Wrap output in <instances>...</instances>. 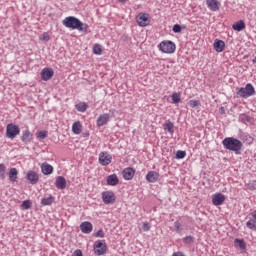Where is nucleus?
I'll list each match as a JSON object with an SVG mask.
<instances>
[{"instance_id": "obj_1", "label": "nucleus", "mask_w": 256, "mask_h": 256, "mask_svg": "<svg viewBox=\"0 0 256 256\" xmlns=\"http://www.w3.org/2000/svg\"><path fill=\"white\" fill-rule=\"evenodd\" d=\"M62 24L64 27H67L68 29H77L78 31H83L84 33H87V29H89V26L75 16H68L63 21Z\"/></svg>"}, {"instance_id": "obj_2", "label": "nucleus", "mask_w": 256, "mask_h": 256, "mask_svg": "<svg viewBox=\"0 0 256 256\" xmlns=\"http://www.w3.org/2000/svg\"><path fill=\"white\" fill-rule=\"evenodd\" d=\"M222 145L228 151H233L236 155H241V149H243V142L241 140L227 137L222 141Z\"/></svg>"}, {"instance_id": "obj_3", "label": "nucleus", "mask_w": 256, "mask_h": 256, "mask_svg": "<svg viewBox=\"0 0 256 256\" xmlns=\"http://www.w3.org/2000/svg\"><path fill=\"white\" fill-rule=\"evenodd\" d=\"M237 95L239 97H242V99H248V97H252V95H255V88L253 87V84L248 83L245 87L239 88L237 91Z\"/></svg>"}, {"instance_id": "obj_4", "label": "nucleus", "mask_w": 256, "mask_h": 256, "mask_svg": "<svg viewBox=\"0 0 256 256\" xmlns=\"http://www.w3.org/2000/svg\"><path fill=\"white\" fill-rule=\"evenodd\" d=\"M19 133H21V128H19V125L13 124V123H9L6 126V137L7 139H15V137H17V135H19Z\"/></svg>"}, {"instance_id": "obj_5", "label": "nucleus", "mask_w": 256, "mask_h": 256, "mask_svg": "<svg viewBox=\"0 0 256 256\" xmlns=\"http://www.w3.org/2000/svg\"><path fill=\"white\" fill-rule=\"evenodd\" d=\"M159 50L162 53H167V54H171V53H175V49H177V47L175 46V44L173 43V41L168 40V41H162L159 44Z\"/></svg>"}, {"instance_id": "obj_6", "label": "nucleus", "mask_w": 256, "mask_h": 256, "mask_svg": "<svg viewBox=\"0 0 256 256\" xmlns=\"http://www.w3.org/2000/svg\"><path fill=\"white\" fill-rule=\"evenodd\" d=\"M94 253L96 255H105V253H107V244H105V240H98L94 243Z\"/></svg>"}, {"instance_id": "obj_7", "label": "nucleus", "mask_w": 256, "mask_h": 256, "mask_svg": "<svg viewBox=\"0 0 256 256\" xmlns=\"http://www.w3.org/2000/svg\"><path fill=\"white\" fill-rule=\"evenodd\" d=\"M136 21H137L139 27H147V25H149V23H151V19L149 17V14L143 13V12H140L137 15Z\"/></svg>"}, {"instance_id": "obj_8", "label": "nucleus", "mask_w": 256, "mask_h": 256, "mask_svg": "<svg viewBox=\"0 0 256 256\" xmlns=\"http://www.w3.org/2000/svg\"><path fill=\"white\" fill-rule=\"evenodd\" d=\"M113 157L108 152H101L99 154V163L103 165V167H107L112 161Z\"/></svg>"}, {"instance_id": "obj_9", "label": "nucleus", "mask_w": 256, "mask_h": 256, "mask_svg": "<svg viewBox=\"0 0 256 256\" xmlns=\"http://www.w3.org/2000/svg\"><path fill=\"white\" fill-rule=\"evenodd\" d=\"M102 200L105 205H111L115 203V193L111 191H105L102 193Z\"/></svg>"}, {"instance_id": "obj_10", "label": "nucleus", "mask_w": 256, "mask_h": 256, "mask_svg": "<svg viewBox=\"0 0 256 256\" xmlns=\"http://www.w3.org/2000/svg\"><path fill=\"white\" fill-rule=\"evenodd\" d=\"M26 179L31 183V185H37L39 182V174L33 170L28 171Z\"/></svg>"}, {"instance_id": "obj_11", "label": "nucleus", "mask_w": 256, "mask_h": 256, "mask_svg": "<svg viewBox=\"0 0 256 256\" xmlns=\"http://www.w3.org/2000/svg\"><path fill=\"white\" fill-rule=\"evenodd\" d=\"M212 203L216 207H219V205H223V203H225V195L221 193L214 194L212 197Z\"/></svg>"}, {"instance_id": "obj_12", "label": "nucleus", "mask_w": 256, "mask_h": 256, "mask_svg": "<svg viewBox=\"0 0 256 256\" xmlns=\"http://www.w3.org/2000/svg\"><path fill=\"white\" fill-rule=\"evenodd\" d=\"M53 75H55V72L51 68H44L41 71V79L43 81H49L53 77Z\"/></svg>"}, {"instance_id": "obj_13", "label": "nucleus", "mask_w": 256, "mask_h": 256, "mask_svg": "<svg viewBox=\"0 0 256 256\" xmlns=\"http://www.w3.org/2000/svg\"><path fill=\"white\" fill-rule=\"evenodd\" d=\"M80 230L85 234L89 235L93 231V224L89 221L82 222L80 224Z\"/></svg>"}, {"instance_id": "obj_14", "label": "nucleus", "mask_w": 256, "mask_h": 256, "mask_svg": "<svg viewBox=\"0 0 256 256\" xmlns=\"http://www.w3.org/2000/svg\"><path fill=\"white\" fill-rule=\"evenodd\" d=\"M21 141L23 143H25L26 145H29V143H31V141H33V134L31 133V131H29V129L24 130L22 132Z\"/></svg>"}, {"instance_id": "obj_15", "label": "nucleus", "mask_w": 256, "mask_h": 256, "mask_svg": "<svg viewBox=\"0 0 256 256\" xmlns=\"http://www.w3.org/2000/svg\"><path fill=\"white\" fill-rule=\"evenodd\" d=\"M110 119H111V115H109L108 113H104L100 115L97 119V126L103 127V125H107Z\"/></svg>"}, {"instance_id": "obj_16", "label": "nucleus", "mask_w": 256, "mask_h": 256, "mask_svg": "<svg viewBox=\"0 0 256 256\" xmlns=\"http://www.w3.org/2000/svg\"><path fill=\"white\" fill-rule=\"evenodd\" d=\"M122 174H123V178L126 181H131V179H133V177H135V170L131 167H128L122 171Z\"/></svg>"}, {"instance_id": "obj_17", "label": "nucleus", "mask_w": 256, "mask_h": 256, "mask_svg": "<svg viewBox=\"0 0 256 256\" xmlns=\"http://www.w3.org/2000/svg\"><path fill=\"white\" fill-rule=\"evenodd\" d=\"M213 47L216 53H223V51H225V42L223 40L216 39Z\"/></svg>"}, {"instance_id": "obj_18", "label": "nucleus", "mask_w": 256, "mask_h": 256, "mask_svg": "<svg viewBox=\"0 0 256 256\" xmlns=\"http://www.w3.org/2000/svg\"><path fill=\"white\" fill-rule=\"evenodd\" d=\"M206 5L210 11H219V8L221 7V3L217 0H207Z\"/></svg>"}, {"instance_id": "obj_19", "label": "nucleus", "mask_w": 256, "mask_h": 256, "mask_svg": "<svg viewBox=\"0 0 256 256\" xmlns=\"http://www.w3.org/2000/svg\"><path fill=\"white\" fill-rule=\"evenodd\" d=\"M146 181L149 183H157V181H159V173L155 171H149L146 175Z\"/></svg>"}, {"instance_id": "obj_20", "label": "nucleus", "mask_w": 256, "mask_h": 256, "mask_svg": "<svg viewBox=\"0 0 256 256\" xmlns=\"http://www.w3.org/2000/svg\"><path fill=\"white\" fill-rule=\"evenodd\" d=\"M55 186L58 189H65V187H67V180H65V177L58 176L55 181Z\"/></svg>"}, {"instance_id": "obj_21", "label": "nucleus", "mask_w": 256, "mask_h": 256, "mask_svg": "<svg viewBox=\"0 0 256 256\" xmlns=\"http://www.w3.org/2000/svg\"><path fill=\"white\" fill-rule=\"evenodd\" d=\"M18 175H19V171L17 170V168H10L8 172V176L11 183H15V181H17Z\"/></svg>"}, {"instance_id": "obj_22", "label": "nucleus", "mask_w": 256, "mask_h": 256, "mask_svg": "<svg viewBox=\"0 0 256 256\" xmlns=\"http://www.w3.org/2000/svg\"><path fill=\"white\" fill-rule=\"evenodd\" d=\"M107 185H111L112 187L119 185V178L117 177V174H111L107 177Z\"/></svg>"}, {"instance_id": "obj_23", "label": "nucleus", "mask_w": 256, "mask_h": 256, "mask_svg": "<svg viewBox=\"0 0 256 256\" xmlns=\"http://www.w3.org/2000/svg\"><path fill=\"white\" fill-rule=\"evenodd\" d=\"M174 128L175 125L173 122H171V120H166L164 124V131H167L170 135H173V133H175V130H173Z\"/></svg>"}, {"instance_id": "obj_24", "label": "nucleus", "mask_w": 256, "mask_h": 256, "mask_svg": "<svg viewBox=\"0 0 256 256\" xmlns=\"http://www.w3.org/2000/svg\"><path fill=\"white\" fill-rule=\"evenodd\" d=\"M41 171L43 175H51L53 173V167L48 163H42Z\"/></svg>"}, {"instance_id": "obj_25", "label": "nucleus", "mask_w": 256, "mask_h": 256, "mask_svg": "<svg viewBox=\"0 0 256 256\" xmlns=\"http://www.w3.org/2000/svg\"><path fill=\"white\" fill-rule=\"evenodd\" d=\"M83 129V125H81L80 121H76L72 125V131L75 135L81 134V131Z\"/></svg>"}, {"instance_id": "obj_26", "label": "nucleus", "mask_w": 256, "mask_h": 256, "mask_svg": "<svg viewBox=\"0 0 256 256\" xmlns=\"http://www.w3.org/2000/svg\"><path fill=\"white\" fill-rule=\"evenodd\" d=\"M232 29L234 31H243V29H245V21L239 20L238 22L232 25Z\"/></svg>"}, {"instance_id": "obj_27", "label": "nucleus", "mask_w": 256, "mask_h": 256, "mask_svg": "<svg viewBox=\"0 0 256 256\" xmlns=\"http://www.w3.org/2000/svg\"><path fill=\"white\" fill-rule=\"evenodd\" d=\"M234 243H235L236 247H239L242 250L247 249V244L245 243V240H243V239L236 238L234 240Z\"/></svg>"}, {"instance_id": "obj_28", "label": "nucleus", "mask_w": 256, "mask_h": 256, "mask_svg": "<svg viewBox=\"0 0 256 256\" xmlns=\"http://www.w3.org/2000/svg\"><path fill=\"white\" fill-rule=\"evenodd\" d=\"M76 109L77 111H79L80 113H85V111H87V103L85 102H80L78 104H76Z\"/></svg>"}, {"instance_id": "obj_29", "label": "nucleus", "mask_w": 256, "mask_h": 256, "mask_svg": "<svg viewBox=\"0 0 256 256\" xmlns=\"http://www.w3.org/2000/svg\"><path fill=\"white\" fill-rule=\"evenodd\" d=\"M246 227L250 229L251 231H256V220L250 219L246 222Z\"/></svg>"}, {"instance_id": "obj_30", "label": "nucleus", "mask_w": 256, "mask_h": 256, "mask_svg": "<svg viewBox=\"0 0 256 256\" xmlns=\"http://www.w3.org/2000/svg\"><path fill=\"white\" fill-rule=\"evenodd\" d=\"M172 103L174 105H177L178 103H181V94L180 93L174 92L172 94Z\"/></svg>"}, {"instance_id": "obj_31", "label": "nucleus", "mask_w": 256, "mask_h": 256, "mask_svg": "<svg viewBox=\"0 0 256 256\" xmlns=\"http://www.w3.org/2000/svg\"><path fill=\"white\" fill-rule=\"evenodd\" d=\"M53 201H55V197L50 196L47 198H42L41 203L45 206L47 205H53Z\"/></svg>"}, {"instance_id": "obj_32", "label": "nucleus", "mask_w": 256, "mask_h": 256, "mask_svg": "<svg viewBox=\"0 0 256 256\" xmlns=\"http://www.w3.org/2000/svg\"><path fill=\"white\" fill-rule=\"evenodd\" d=\"M93 53H94V55H101V53H103L102 46L100 44H94Z\"/></svg>"}, {"instance_id": "obj_33", "label": "nucleus", "mask_w": 256, "mask_h": 256, "mask_svg": "<svg viewBox=\"0 0 256 256\" xmlns=\"http://www.w3.org/2000/svg\"><path fill=\"white\" fill-rule=\"evenodd\" d=\"M5 173H7V166L0 164V179L5 180Z\"/></svg>"}, {"instance_id": "obj_34", "label": "nucleus", "mask_w": 256, "mask_h": 256, "mask_svg": "<svg viewBox=\"0 0 256 256\" xmlns=\"http://www.w3.org/2000/svg\"><path fill=\"white\" fill-rule=\"evenodd\" d=\"M183 243H185V245H191V244L195 243V237L186 236L183 238Z\"/></svg>"}, {"instance_id": "obj_35", "label": "nucleus", "mask_w": 256, "mask_h": 256, "mask_svg": "<svg viewBox=\"0 0 256 256\" xmlns=\"http://www.w3.org/2000/svg\"><path fill=\"white\" fill-rule=\"evenodd\" d=\"M186 156H187V152L183 150H178L176 152V159H185Z\"/></svg>"}, {"instance_id": "obj_36", "label": "nucleus", "mask_w": 256, "mask_h": 256, "mask_svg": "<svg viewBox=\"0 0 256 256\" xmlns=\"http://www.w3.org/2000/svg\"><path fill=\"white\" fill-rule=\"evenodd\" d=\"M21 208L24 210L31 209V201L30 200L23 201L21 204Z\"/></svg>"}, {"instance_id": "obj_37", "label": "nucleus", "mask_w": 256, "mask_h": 256, "mask_svg": "<svg viewBox=\"0 0 256 256\" xmlns=\"http://www.w3.org/2000/svg\"><path fill=\"white\" fill-rule=\"evenodd\" d=\"M174 229H175L176 233H181L183 231L179 221L174 222Z\"/></svg>"}, {"instance_id": "obj_38", "label": "nucleus", "mask_w": 256, "mask_h": 256, "mask_svg": "<svg viewBox=\"0 0 256 256\" xmlns=\"http://www.w3.org/2000/svg\"><path fill=\"white\" fill-rule=\"evenodd\" d=\"M188 105L192 108L195 109V107H199V101L198 100H190L188 102Z\"/></svg>"}, {"instance_id": "obj_39", "label": "nucleus", "mask_w": 256, "mask_h": 256, "mask_svg": "<svg viewBox=\"0 0 256 256\" xmlns=\"http://www.w3.org/2000/svg\"><path fill=\"white\" fill-rule=\"evenodd\" d=\"M94 237H99L100 239H103V237H105V232L103 231V229H100L94 234Z\"/></svg>"}, {"instance_id": "obj_40", "label": "nucleus", "mask_w": 256, "mask_h": 256, "mask_svg": "<svg viewBox=\"0 0 256 256\" xmlns=\"http://www.w3.org/2000/svg\"><path fill=\"white\" fill-rule=\"evenodd\" d=\"M38 139H46L47 137V131H40L38 132V135H37Z\"/></svg>"}, {"instance_id": "obj_41", "label": "nucleus", "mask_w": 256, "mask_h": 256, "mask_svg": "<svg viewBox=\"0 0 256 256\" xmlns=\"http://www.w3.org/2000/svg\"><path fill=\"white\" fill-rule=\"evenodd\" d=\"M172 31H173L174 33H181V25L175 24V25L173 26V28H172Z\"/></svg>"}, {"instance_id": "obj_42", "label": "nucleus", "mask_w": 256, "mask_h": 256, "mask_svg": "<svg viewBox=\"0 0 256 256\" xmlns=\"http://www.w3.org/2000/svg\"><path fill=\"white\" fill-rule=\"evenodd\" d=\"M248 188L250 191H255L256 190V181L248 183Z\"/></svg>"}, {"instance_id": "obj_43", "label": "nucleus", "mask_w": 256, "mask_h": 256, "mask_svg": "<svg viewBox=\"0 0 256 256\" xmlns=\"http://www.w3.org/2000/svg\"><path fill=\"white\" fill-rule=\"evenodd\" d=\"M143 231L147 232L150 231L151 226L149 225V222H144L142 225Z\"/></svg>"}, {"instance_id": "obj_44", "label": "nucleus", "mask_w": 256, "mask_h": 256, "mask_svg": "<svg viewBox=\"0 0 256 256\" xmlns=\"http://www.w3.org/2000/svg\"><path fill=\"white\" fill-rule=\"evenodd\" d=\"M72 256H83V251H81V249H77L73 252Z\"/></svg>"}, {"instance_id": "obj_45", "label": "nucleus", "mask_w": 256, "mask_h": 256, "mask_svg": "<svg viewBox=\"0 0 256 256\" xmlns=\"http://www.w3.org/2000/svg\"><path fill=\"white\" fill-rule=\"evenodd\" d=\"M49 39H51V36H49V34L47 32H45L43 34V41H49Z\"/></svg>"}, {"instance_id": "obj_46", "label": "nucleus", "mask_w": 256, "mask_h": 256, "mask_svg": "<svg viewBox=\"0 0 256 256\" xmlns=\"http://www.w3.org/2000/svg\"><path fill=\"white\" fill-rule=\"evenodd\" d=\"M172 256H185L183 252H174Z\"/></svg>"}, {"instance_id": "obj_47", "label": "nucleus", "mask_w": 256, "mask_h": 256, "mask_svg": "<svg viewBox=\"0 0 256 256\" xmlns=\"http://www.w3.org/2000/svg\"><path fill=\"white\" fill-rule=\"evenodd\" d=\"M252 215V219H255V221H256V210L251 214Z\"/></svg>"}, {"instance_id": "obj_48", "label": "nucleus", "mask_w": 256, "mask_h": 256, "mask_svg": "<svg viewBox=\"0 0 256 256\" xmlns=\"http://www.w3.org/2000/svg\"><path fill=\"white\" fill-rule=\"evenodd\" d=\"M220 111H221V113H225V108L221 107Z\"/></svg>"}, {"instance_id": "obj_49", "label": "nucleus", "mask_w": 256, "mask_h": 256, "mask_svg": "<svg viewBox=\"0 0 256 256\" xmlns=\"http://www.w3.org/2000/svg\"><path fill=\"white\" fill-rule=\"evenodd\" d=\"M119 1V3H126L127 2V0H118Z\"/></svg>"}, {"instance_id": "obj_50", "label": "nucleus", "mask_w": 256, "mask_h": 256, "mask_svg": "<svg viewBox=\"0 0 256 256\" xmlns=\"http://www.w3.org/2000/svg\"><path fill=\"white\" fill-rule=\"evenodd\" d=\"M252 63H256V56L254 57V59H252Z\"/></svg>"}, {"instance_id": "obj_51", "label": "nucleus", "mask_w": 256, "mask_h": 256, "mask_svg": "<svg viewBox=\"0 0 256 256\" xmlns=\"http://www.w3.org/2000/svg\"><path fill=\"white\" fill-rule=\"evenodd\" d=\"M84 137H89V133H84Z\"/></svg>"}]
</instances>
